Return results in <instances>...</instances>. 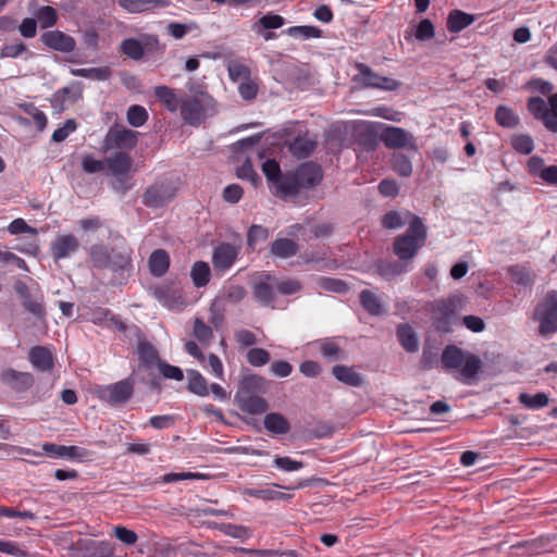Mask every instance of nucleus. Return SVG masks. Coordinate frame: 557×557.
I'll list each match as a JSON object with an SVG mask.
<instances>
[{"label":"nucleus","instance_id":"obj_47","mask_svg":"<svg viewBox=\"0 0 557 557\" xmlns=\"http://www.w3.org/2000/svg\"><path fill=\"white\" fill-rule=\"evenodd\" d=\"M193 334L205 347H208L213 338L212 329L199 318H196L194 321Z\"/></svg>","mask_w":557,"mask_h":557},{"label":"nucleus","instance_id":"obj_8","mask_svg":"<svg viewBox=\"0 0 557 557\" xmlns=\"http://www.w3.org/2000/svg\"><path fill=\"white\" fill-rule=\"evenodd\" d=\"M276 276L260 274L252 283V295L261 306L275 309Z\"/></svg>","mask_w":557,"mask_h":557},{"label":"nucleus","instance_id":"obj_19","mask_svg":"<svg viewBox=\"0 0 557 557\" xmlns=\"http://www.w3.org/2000/svg\"><path fill=\"white\" fill-rule=\"evenodd\" d=\"M301 188H312L317 186L322 180L321 168L313 162H305L300 164L295 171Z\"/></svg>","mask_w":557,"mask_h":557},{"label":"nucleus","instance_id":"obj_24","mask_svg":"<svg viewBox=\"0 0 557 557\" xmlns=\"http://www.w3.org/2000/svg\"><path fill=\"white\" fill-rule=\"evenodd\" d=\"M149 270L153 276H163L170 267V256L164 249H156L151 252L149 260Z\"/></svg>","mask_w":557,"mask_h":557},{"label":"nucleus","instance_id":"obj_64","mask_svg":"<svg viewBox=\"0 0 557 557\" xmlns=\"http://www.w3.org/2000/svg\"><path fill=\"white\" fill-rule=\"evenodd\" d=\"M549 116L546 128L553 133H557V94H553L548 98Z\"/></svg>","mask_w":557,"mask_h":557},{"label":"nucleus","instance_id":"obj_31","mask_svg":"<svg viewBox=\"0 0 557 557\" xmlns=\"http://www.w3.org/2000/svg\"><path fill=\"white\" fill-rule=\"evenodd\" d=\"M397 337L401 347L408 352H416L419 349L418 337L409 324H400L397 327Z\"/></svg>","mask_w":557,"mask_h":557},{"label":"nucleus","instance_id":"obj_25","mask_svg":"<svg viewBox=\"0 0 557 557\" xmlns=\"http://www.w3.org/2000/svg\"><path fill=\"white\" fill-rule=\"evenodd\" d=\"M275 186L280 197L296 196L302 189L295 172L282 175Z\"/></svg>","mask_w":557,"mask_h":557},{"label":"nucleus","instance_id":"obj_17","mask_svg":"<svg viewBox=\"0 0 557 557\" xmlns=\"http://www.w3.org/2000/svg\"><path fill=\"white\" fill-rule=\"evenodd\" d=\"M357 67L367 87L392 91L396 90L400 86V83L398 81L386 76H381L373 72L366 64L360 63L358 64Z\"/></svg>","mask_w":557,"mask_h":557},{"label":"nucleus","instance_id":"obj_14","mask_svg":"<svg viewBox=\"0 0 557 557\" xmlns=\"http://www.w3.org/2000/svg\"><path fill=\"white\" fill-rule=\"evenodd\" d=\"M40 39L48 48L63 53L73 52L76 48L75 39L61 30L45 32Z\"/></svg>","mask_w":557,"mask_h":557},{"label":"nucleus","instance_id":"obj_22","mask_svg":"<svg viewBox=\"0 0 557 557\" xmlns=\"http://www.w3.org/2000/svg\"><path fill=\"white\" fill-rule=\"evenodd\" d=\"M474 21V15L456 9L449 12L446 27L449 33L456 34L470 26Z\"/></svg>","mask_w":557,"mask_h":557},{"label":"nucleus","instance_id":"obj_16","mask_svg":"<svg viewBox=\"0 0 557 557\" xmlns=\"http://www.w3.org/2000/svg\"><path fill=\"white\" fill-rule=\"evenodd\" d=\"M238 248L228 243L218 245L212 253V263L216 271L224 272L233 267L238 256Z\"/></svg>","mask_w":557,"mask_h":557},{"label":"nucleus","instance_id":"obj_13","mask_svg":"<svg viewBox=\"0 0 557 557\" xmlns=\"http://www.w3.org/2000/svg\"><path fill=\"white\" fill-rule=\"evenodd\" d=\"M79 248V242L73 234L57 236L50 244V255L54 261L70 258Z\"/></svg>","mask_w":557,"mask_h":557},{"label":"nucleus","instance_id":"obj_48","mask_svg":"<svg viewBox=\"0 0 557 557\" xmlns=\"http://www.w3.org/2000/svg\"><path fill=\"white\" fill-rule=\"evenodd\" d=\"M519 401L529 409H541L548 405L549 398L545 393H537L535 395H530L527 393H521L519 395Z\"/></svg>","mask_w":557,"mask_h":557},{"label":"nucleus","instance_id":"obj_44","mask_svg":"<svg viewBox=\"0 0 557 557\" xmlns=\"http://www.w3.org/2000/svg\"><path fill=\"white\" fill-rule=\"evenodd\" d=\"M302 290V283L293 277H276V292L283 296H292Z\"/></svg>","mask_w":557,"mask_h":557},{"label":"nucleus","instance_id":"obj_9","mask_svg":"<svg viewBox=\"0 0 557 557\" xmlns=\"http://www.w3.org/2000/svg\"><path fill=\"white\" fill-rule=\"evenodd\" d=\"M556 534H543L535 539L521 541L510 546L517 556H533L550 552L556 541Z\"/></svg>","mask_w":557,"mask_h":557},{"label":"nucleus","instance_id":"obj_54","mask_svg":"<svg viewBox=\"0 0 557 557\" xmlns=\"http://www.w3.org/2000/svg\"><path fill=\"white\" fill-rule=\"evenodd\" d=\"M248 495L263 499V500H274V499H282V500H289L292 498L290 494L282 493L275 490H262V488H253L249 490L247 492Z\"/></svg>","mask_w":557,"mask_h":557},{"label":"nucleus","instance_id":"obj_38","mask_svg":"<svg viewBox=\"0 0 557 557\" xmlns=\"http://www.w3.org/2000/svg\"><path fill=\"white\" fill-rule=\"evenodd\" d=\"M360 304L371 315H382L384 313V308L379 297L369 289L360 293Z\"/></svg>","mask_w":557,"mask_h":557},{"label":"nucleus","instance_id":"obj_62","mask_svg":"<svg viewBox=\"0 0 557 557\" xmlns=\"http://www.w3.org/2000/svg\"><path fill=\"white\" fill-rule=\"evenodd\" d=\"M82 169L87 174L100 173L106 170V159L97 160L91 154H86L82 160Z\"/></svg>","mask_w":557,"mask_h":557},{"label":"nucleus","instance_id":"obj_32","mask_svg":"<svg viewBox=\"0 0 557 557\" xmlns=\"http://www.w3.org/2000/svg\"><path fill=\"white\" fill-rule=\"evenodd\" d=\"M188 384L187 389L200 397L209 395V384L207 379L197 370H188Z\"/></svg>","mask_w":557,"mask_h":557},{"label":"nucleus","instance_id":"obj_3","mask_svg":"<svg viewBox=\"0 0 557 557\" xmlns=\"http://www.w3.org/2000/svg\"><path fill=\"white\" fill-rule=\"evenodd\" d=\"M181 116L185 123L199 126L214 111V100L207 92L186 96L181 99Z\"/></svg>","mask_w":557,"mask_h":557},{"label":"nucleus","instance_id":"obj_20","mask_svg":"<svg viewBox=\"0 0 557 557\" xmlns=\"http://www.w3.org/2000/svg\"><path fill=\"white\" fill-rule=\"evenodd\" d=\"M121 8L129 13H143L156 9H165L170 7L169 0H120Z\"/></svg>","mask_w":557,"mask_h":557},{"label":"nucleus","instance_id":"obj_60","mask_svg":"<svg viewBox=\"0 0 557 557\" xmlns=\"http://www.w3.org/2000/svg\"><path fill=\"white\" fill-rule=\"evenodd\" d=\"M273 463L277 469L284 472L298 471L305 466L302 461L294 460L287 456H276L273 460Z\"/></svg>","mask_w":557,"mask_h":557},{"label":"nucleus","instance_id":"obj_55","mask_svg":"<svg viewBox=\"0 0 557 557\" xmlns=\"http://www.w3.org/2000/svg\"><path fill=\"white\" fill-rule=\"evenodd\" d=\"M511 147L522 154H530L534 149V141L531 136L520 134L511 137Z\"/></svg>","mask_w":557,"mask_h":557},{"label":"nucleus","instance_id":"obj_11","mask_svg":"<svg viewBox=\"0 0 557 557\" xmlns=\"http://www.w3.org/2000/svg\"><path fill=\"white\" fill-rule=\"evenodd\" d=\"M184 348L188 355L197 359L203 369L209 370L216 379L224 380V367L215 354H209L206 358L199 346L193 341L186 342Z\"/></svg>","mask_w":557,"mask_h":557},{"label":"nucleus","instance_id":"obj_30","mask_svg":"<svg viewBox=\"0 0 557 557\" xmlns=\"http://www.w3.org/2000/svg\"><path fill=\"white\" fill-rule=\"evenodd\" d=\"M264 428L273 434H286L290 430L288 420L281 413L271 412L265 414L263 420Z\"/></svg>","mask_w":557,"mask_h":557},{"label":"nucleus","instance_id":"obj_2","mask_svg":"<svg viewBox=\"0 0 557 557\" xmlns=\"http://www.w3.org/2000/svg\"><path fill=\"white\" fill-rule=\"evenodd\" d=\"M442 367L446 371H459L457 380L470 383L482 369V360L468 351H463L456 345L444 348L441 357Z\"/></svg>","mask_w":557,"mask_h":557},{"label":"nucleus","instance_id":"obj_36","mask_svg":"<svg viewBox=\"0 0 557 557\" xmlns=\"http://www.w3.org/2000/svg\"><path fill=\"white\" fill-rule=\"evenodd\" d=\"M211 270L207 262L205 261H196L190 270V277L193 284L200 288L208 285L210 282Z\"/></svg>","mask_w":557,"mask_h":557},{"label":"nucleus","instance_id":"obj_37","mask_svg":"<svg viewBox=\"0 0 557 557\" xmlns=\"http://www.w3.org/2000/svg\"><path fill=\"white\" fill-rule=\"evenodd\" d=\"M285 25V18L280 14L267 13L261 16L253 25V30L262 34L263 30L277 29Z\"/></svg>","mask_w":557,"mask_h":557},{"label":"nucleus","instance_id":"obj_51","mask_svg":"<svg viewBox=\"0 0 557 557\" xmlns=\"http://www.w3.org/2000/svg\"><path fill=\"white\" fill-rule=\"evenodd\" d=\"M127 122L134 127L143 126L148 120L147 110L139 104H133L126 113Z\"/></svg>","mask_w":557,"mask_h":557},{"label":"nucleus","instance_id":"obj_35","mask_svg":"<svg viewBox=\"0 0 557 557\" xmlns=\"http://www.w3.org/2000/svg\"><path fill=\"white\" fill-rule=\"evenodd\" d=\"M495 120L498 125L506 128H515L520 123L519 115L511 108L504 104L496 108Z\"/></svg>","mask_w":557,"mask_h":557},{"label":"nucleus","instance_id":"obj_6","mask_svg":"<svg viewBox=\"0 0 557 557\" xmlns=\"http://www.w3.org/2000/svg\"><path fill=\"white\" fill-rule=\"evenodd\" d=\"M177 187L172 180H158L148 186L143 195V203L151 209L168 206L175 197Z\"/></svg>","mask_w":557,"mask_h":557},{"label":"nucleus","instance_id":"obj_7","mask_svg":"<svg viewBox=\"0 0 557 557\" xmlns=\"http://www.w3.org/2000/svg\"><path fill=\"white\" fill-rule=\"evenodd\" d=\"M134 394V383L129 379L121 380L116 383L99 386L97 395L99 399L111 406L123 405L127 403Z\"/></svg>","mask_w":557,"mask_h":557},{"label":"nucleus","instance_id":"obj_59","mask_svg":"<svg viewBox=\"0 0 557 557\" xmlns=\"http://www.w3.org/2000/svg\"><path fill=\"white\" fill-rule=\"evenodd\" d=\"M236 175L240 180H247L251 182L253 186H257L258 183L260 182V177L255 172L252 163L249 159H246L245 162L237 168Z\"/></svg>","mask_w":557,"mask_h":557},{"label":"nucleus","instance_id":"obj_41","mask_svg":"<svg viewBox=\"0 0 557 557\" xmlns=\"http://www.w3.org/2000/svg\"><path fill=\"white\" fill-rule=\"evenodd\" d=\"M138 356L141 363L147 368L159 367V362H161L158 350L148 342L138 344Z\"/></svg>","mask_w":557,"mask_h":557},{"label":"nucleus","instance_id":"obj_42","mask_svg":"<svg viewBox=\"0 0 557 557\" xmlns=\"http://www.w3.org/2000/svg\"><path fill=\"white\" fill-rule=\"evenodd\" d=\"M391 166L401 177H408L412 173V163L408 156L403 152H394L391 157Z\"/></svg>","mask_w":557,"mask_h":557},{"label":"nucleus","instance_id":"obj_40","mask_svg":"<svg viewBox=\"0 0 557 557\" xmlns=\"http://www.w3.org/2000/svg\"><path fill=\"white\" fill-rule=\"evenodd\" d=\"M527 108L533 117L541 121L546 127L549 110L545 100L541 97H531L528 100Z\"/></svg>","mask_w":557,"mask_h":557},{"label":"nucleus","instance_id":"obj_21","mask_svg":"<svg viewBox=\"0 0 557 557\" xmlns=\"http://www.w3.org/2000/svg\"><path fill=\"white\" fill-rule=\"evenodd\" d=\"M238 408L249 414H261L268 410V403L259 396H235Z\"/></svg>","mask_w":557,"mask_h":557},{"label":"nucleus","instance_id":"obj_15","mask_svg":"<svg viewBox=\"0 0 557 557\" xmlns=\"http://www.w3.org/2000/svg\"><path fill=\"white\" fill-rule=\"evenodd\" d=\"M1 382L17 393L29 389L35 382L34 375L29 372H21L14 369H7L1 372Z\"/></svg>","mask_w":557,"mask_h":557},{"label":"nucleus","instance_id":"obj_18","mask_svg":"<svg viewBox=\"0 0 557 557\" xmlns=\"http://www.w3.org/2000/svg\"><path fill=\"white\" fill-rule=\"evenodd\" d=\"M28 360L34 369L50 372L54 368V356L46 346L36 345L28 351Z\"/></svg>","mask_w":557,"mask_h":557},{"label":"nucleus","instance_id":"obj_23","mask_svg":"<svg viewBox=\"0 0 557 557\" xmlns=\"http://www.w3.org/2000/svg\"><path fill=\"white\" fill-rule=\"evenodd\" d=\"M264 380L256 374L245 375L239 384L235 396H259L263 391Z\"/></svg>","mask_w":557,"mask_h":557},{"label":"nucleus","instance_id":"obj_52","mask_svg":"<svg viewBox=\"0 0 557 557\" xmlns=\"http://www.w3.org/2000/svg\"><path fill=\"white\" fill-rule=\"evenodd\" d=\"M509 274L511 280L523 287L532 286L534 283V277L529 270L522 268L520 265H513L509 269Z\"/></svg>","mask_w":557,"mask_h":557},{"label":"nucleus","instance_id":"obj_29","mask_svg":"<svg viewBox=\"0 0 557 557\" xmlns=\"http://www.w3.org/2000/svg\"><path fill=\"white\" fill-rule=\"evenodd\" d=\"M108 269L112 272H124L132 269L131 251L127 249H111Z\"/></svg>","mask_w":557,"mask_h":557},{"label":"nucleus","instance_id":"obj_45","mask_svg":"<svg viewBox=\"0 0 557 557\" xmlns=\"http://www.w3.org/2000/svg\"><path fill=\"white\" fill-rule=\"evenodd\" d=\"M35 16L44 29L54 26L58 22V12L50 5L40 7Z\"/></svg>","mask_w":557,"mask_h":557},{"label":"nucleus","instance_id":"obj_50","mask_svg":"<svg viewBox=\"0 0 557 557\" xmlns=\"http://www.w3.org/2000/svg\"><path fill=\"white\" fill-rule=\"evenodd\" d=\"M320 352L331 361L342 357L343 350L333 338H324L319 343Z\"/></svg>","mask_w":557,"mask_h":557},{"label":"nucleus","instance_id":"obj_46","mask_svg":"<svg viewBox=\"0 0 557 557\" xmlns=\"http://www.w3.org/2000/svg\"><path fill=\"white\" fill-rule=\"evenodd\" d=\"M381 222L384 228L394 230L404 226L406 223L409 224V218H407L406 212L401 213L396 210H391L382 216Z\"/></svg>","mask_w":557,"mask_h":557},{"label":"nucleus","instance_id":"obj_4","mask_svg":"<svg viewBox=\"0 0 557 557\" xmlns=\"http://www.w3.org/2000/svg\"><path fill=\"white\" fill-rule=\"evenodd\" d=\"M133 166L132 157L123 151L115 152L109 158H106V169L108 174L114 177L112 187L114 190L125 194L133 187L129 183L128 174Z\"/></svg>","mask_w":557,"mask_h":557},{"label":"nucleus","instance_id":"obj_58","mask_svg":"<svg viewBox=\"0 0 557 557\" xmlns=\"http://www.w3.org/2000/svg\"><path fill=\"white\" fill-rule=\"evenodd\" d=\"M262 172L267 180L274 184H276L283 175L281 172V166L275 159H268L264 161L262 164Z\"/></svg>","mask_w":557,"mask_h":557},{"label":"nucleus","instance_id":"obj_27","mask_svg":"<svg viewBox=\"0 0 557 557\" xmlns=\"http://www.w3.org/2000/svg\"><path fill=\"white\" fill-rule=\"evenodd\" d=\"M317 147V143L307 136L295 137L288 146V150L298 159L309 157Z\"/></svg>","mask_w":557,"mask_h":557},{"label":"nucleus","instance_id":"obj_57","mask_svg":"<svg viewBox=\"0 0 557 557\" xmlns=\"http://www.w3.org/2000/svg\"><path fill=\"white\" fill-rule=\"evenodd\" d=\"M113 313L111 310L102 307H97L89 312L88 320L99 326H109Z\"/></svg>","mask_w":557,"mask_h":557},{"label":"nucleus","instance_id":"obj_56","mask_svg":"<svg viewBox=\"0 0 557 557\" xmlns=\"http://www.w3.org/2000/svg\"><path fill=\"white\" fill-rule=\"evenodd\" d=\"M203 478H205V475L201 473H198V472H170V473H166V474L160 476L157 480V482L168 484V483L178 482V481H183V480H199V479H203Z\"/></svg>","mask_w":557,"mask_h":557},{"label":"nucleus","instance_id":"obj_12","mask_svg":"<svg viewBox=\"0 0 557 557\" xmlns=\"http://www.w3.org/2000/svg\"><path fill=\"white\" fill-rule=\"evenodd\" d=\"M137 141V132L127 128L110 129L104 137L102 150H132L133 148L136 147Z\"/></svg>","mask_w":557,"mask_h":557},{"label":"nucleus","instance_id":"obj_49","mask_svg":"<svg viewBox=\"0 0 557 557\" xmlns=\"http://www.w3.org/2000/svg\"><path fill=\"white\" fill-rule=\"evenodd\" d=\"M285 33L290 37H301L304 39L322 37V30L311 25L292 26L288 27Z\"/></svg>","mask_w":557,"mask_h":557},{"label":"nucleus","instance_id":"obj_34","mask_svg":"<svg viewBox=\"0 0 557 557\" xmlns=\"http://www.w3.org/2000/svg\"><path fill=\"white\" fill-rule=\"evenodd\" d=\"M333 375L339 382H343L349 386H360L362 384V377L352 368L337 364L332 369Z\"/></svg>","mask_w":557,"mask_h":557},{"label":"nucleus","instance_id":"obj_26","mask_svg":"<svg viewBox=\"0 0 557 557\" xmlns=\"http://www.w3.org/2000/svg\"><path fill=\"white\" fill-rule=\"evenodd\" d=\"M154 294L158 300L169 309H181L184 305L181 293L172 287H159L156 289Z\"/></svg>","mask_w":557,"mask_h":557},{"label":"nucleus","instance_id":"obj_28","mask_svg":"<svg viewBox=\"0 0 557 557\" xmlns=\"http://www.w3.org/2000/svg\"><path fill=\"white\" fill-rule=\"evenodd\" d=\"M271 253L281 259H287L294 257L298 250V244L289 238H276L271 244Z\"/></svg>","mask_w":557,"mask_h":557},{"label":"nucleus","instance_id":"obj_61","mask_svg":"<svg viewBox=\"0 0 557 557\" xmlns=\"http://www.w3.org/2000/svg\"><path fill=\"white\" fill-rule=\"evenodd\" d=\"M247 361L253 367H262L270 361V354L263 348H251L247 352Z\"/></svg>","mask_w":557,"mask_h":557},{"label":"nucleus","instance_id":"obj_10","mask_svg":"<svg viewBox=\"0 0 557 557\" xmlns=\"http://www.w3.org/2000/svg\"><path fill=\"white\" fill-rule=\"evenodd\" d=\"M380 139L388 149L409 148L417 151L413 136L401 127L385 125L381 132Z\"/></svg>","mask_w":557,"mask_h":557},{"label":"nucleus","instance_id":"obj_53","mask_svg":"<svg viewBox=\"0 0 557 557\" xmlns=\"http://www.w3.org/2000/svg\"><path fill=\"white\" fill-rule=\"evenodd\" d=\"M246 295L247 292L245 287L240 285H228L224 287L223 293L221 295V299L226 302L237 305L244 300Z\"/></svg>","mask_w":557,"mask_h":557},{"label":"nucleus","instance_id":"obj_5","mask_svg":"<svg viewBox=\"0 0 557 557\" xmlns=\"http://www.w3.org/2000/svg\"><path fill=\"white\" fill-rule=\"evenodd\" d=\"M534 320L539 322V333L542 336L557 332V290H549L536 305Z\"/></svg>","mask_w":557,"mask_h":557},{"label":"nucleus","instance_id":"obj_63","mask_svg":"<svg viewBox=\"0 0 557 557\" xmlns=\"http://www.w3.org/2000/svg\"><path fill=\"white\" fill-rule=\"evenodd\" d=\"M319 285L324 290L334 292V293H346L348 290V285L338 278L331 277H321L319 281Z\"/></svg>","mask_w":557,"mask_h":557},{"label":"nucleus","instance_id":"obj_1","mask_svg":"<svg viewBox=\"0 0 557 557\" xmlns=\"http://www.w3.org/2000/svg\"><path fill=\"white\" fill-rule=\"evenodd\" d=\"M409 218V226L406 233L397 236L394 240V253L400 260H410L425 245L428 239V227L422 219L410 211H406Z\"/></svg>","mask_w":557,"mask_h":557},{"label":"nucleus","instance_id":"obj_43","mask_svg":"<svg viewBox=\"0 0 557 557\" xmlns=\"http://www.w3.org/2000/svg\"><path fill=\"white\" fill-rule=\"evenodd\" d=\"M121 52L132 60L138 61L145 54V48L141 42L135 38H127L121 42Z\"/></svg>","mask_w":557,"mask_h":557},{"label":"nucleus","instance_id":"obj_39","mask_svg":"<svg viewBox=\"0 0 557 557\" xmlns=\"http://www.w3.org/2000/svg\"><path fill=\"white\" fill-rule=\"evenodd\" d=\"M111 249L102 244H95L89 249L91 263L98 269H108Z\"/></svg>","mask_w":557,"mask_h":557},{"label":"nucleus","instance_id":"obj_33","mask_svg":"<svg viewBox=\"0 0 557 557\" xmlns=\"http://www.w3.org/2000/svg\"><path fill=\"white\" fill-rule=\"evenodd\" d=\"M154 96L158 100L171 112H175L181 108V100L175 95L174 90L168 86H157L153 89Z\"/></svg>","mask_w":557,"mask_h":557}]
</instances>
